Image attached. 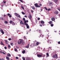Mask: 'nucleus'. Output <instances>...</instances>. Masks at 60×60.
<instances>
[{"label":"nucleus","mask_w":60,"mask_h":60,"mask_svg":"<svg viewBox=\"0 0 60 60\" xmlns=\"http://www.w3.org/2000/svg\"><path fill=\"white\" fill-rule=\"evenodd\" d=\"M49 24H52V21H49Z\"/></svg>","instance_id":"a211bd4d"},{"label":"nucleus","mask_w":60,"mask_h":60,"mask_svg":"<svg viewBox=\"0 0 60 60\" xmlns=\"http://www.w3.org/2000/svg\"><path fill=\"white\" fill-rule=\"evenodd\" d=\"M29 44H28V45H27V46H26L25 47V48H29Z\"/></svg>","instance_id":"6e6552de"},{"label":"nucleus","mask_w":60,"mask_h":60,"mask_svg":"<svg viewBox=\"0 0 60 60\" xmlns=\"http://www.w3.org/2000/svg\"><path fill=\"white\" fill-rule=\"evenodd\" d=\"M46 55L47 56V57H48L49 56V53H47L46 54Z\"/></svg>","instance_id":"cd10ccee"},{"label":"nucleus","mask_w":60,"mask_h":60,"mask_svg":"<svg viewBox=\"0 0 60 60\" xmlns=\"http://www.w3.org/2000/svg\"><path fill=\"white\" fill-rule=\"evenodd\" d=\"M16 47V48L17 49H19V47H18L17 46Z\"/></svg>","instance_id":"8fccbe9b"},{"label":"nucleus","mask_w":60,"mask_h":60,"mask_svg":"<svg viewBox=\"0 0 60 60\" xmlns=\"http://www.w3.org/2000/svg\"><path fill=\"white\" fill-rule=\"evenodd\" d=\"M25 25H26V27L27 28H28V29L29 28V26H28V24H25Z\"/></svg>","instance_id":"39448f33"},{"label":"nucleus","mask_w":60,"mask_h":60,"mask_svg":"<svg viewBox=\"0 0 60 60\" xmlns=\"http://www.w3.org/2000/svg\"><path fill=\"white\" fill-rule=\"evenodd\" d=\"M21 8L23 10H24V8L23 7V6H21Z\"/></svg>","instance_id":"a878e982"},{"label":"nucleus","mask_w":60,"mask_h":60,"mask_svg":"<svg viewBox=\"0 0 60 60\" xmlns=\"http://www.w3.org/2000/svg\"><path fill=\"white\" fill-rule=\"evenodd\" d=\"M2 53H3L4 54H5V53H4V52H2Z\"/></svg>","instance_id":"338daca9"},{"label":"nucleus","mask_w":60,"mask_h":60,"mask_svg":"<svg viewBox=\"0 0 60 60\" xmlns=\"http://www.w3.org/2000/svg\"><path fill=\"white\" fill-rule=\"evenodd\" d=\"M38 31L39 33H41V31L40 30H38Z\"/></svg>","instance_id":"f704fd0d"},{"label":"nucleus","mask_w":60,"mask_h":60,"mask_svg":"<svg viewBox=\"0 0 60 60\" xmlns=\"http://www.w3.org/2000/svg\"><path fill=\"white\" fill-rule=\"evenodd\" d=\"M26 22H28V20H27L26 21Z\"/></svg>","instance_id":"e2e57ef3"},{"label":"nucleus","mask_w":60,"mask_h":60,"mask_svg":"<svg viewBox=\"0 0 60 60\" xmlns=\"http://www.w3.org/2000/svg\"><path fill=\"white\" fill-rule=\"evenodd\" d=\"M29 18H30V19H31L32 18V17L31 15H30L28 16Z\"/></svg>","instance_id":"1a4fd4ad"},{"label":"nucleus","mask_w":60,"mask_h":60,"mask_svg":"<svg viewBox=\"0 0 60 60\" xmlns=\"http://www.w3.org/2000/svg\"><path fill=\"white\" fill-rule=\"evenodd\" d=\"M24 24H25V25H26V24H27L26 23V21H24Z\"/></svg>","instance_id":"58836bf2"},{"label":"nucleus","mask_w":60,"mask_h":60,"mask_svg":"<svg viewBox=\"0 0 60 60\" xmlns=\"http://www.w3.org/2000/svg\"><path fill=\"white\" fill-rule=\"evenodd\" d=\"M23 20H24V21H25V18H23Z\"/></svg>","instance_id":"603ef678"},{"label":"nucleus","mask_w":60,"mask_h":60,"mask_svg":"<svg viewBox=\"0 0 60 60\" xmlns=\"http://www.w3.org/2000/svg\"><path fill=\"white\" fill-rule=\"evenodd\" d=\"M23 40L20 39H19V41H18V44L19 45V44H21V46L23 45Z\"/></svg>","instance_id":"f257e3e1"},{"label":"nucleus","mask_w":60,"mask_h":60,"mask_svg":"<svg viewBox=\"0 0 60 60\" xmlns=\"http://www.w3.org/2000/svg\"><path fill=\"white\" fill-rule=\"evenodd\" d=\"M39 6H38V7H40L41 6H42V5L41 4H39Z\"/></svg>","instance_id":"5701e85b"},{"label":"nucleus","mask_w":60,"mask_h":60,"mask_svg":"<svg viewBox=\"0 0 60 60\" xmlns=\"http://www.w3.org/2000/svg\"><path fill=\"white\" fill-rule=\"evenodd\" d=\"M7 56L8 57H10L11 56V54L9 53H8L7 54Z\"/></svg>","instance_id":"6ab92c4d"},{"label":"nucleus","mask_w":60,"mask_h":60,"mask_svg":"<svg viewBox=\"0 0 60 60\" xmlns=\"http://www.w3.org/2000/svg\"><path fill=\"white\" fill-rule=\"evenodd\" d=\"M50 26H51L52 27V26H54V24H51Z\"/></svg>","instance_id":"c85d7f7f"},{"label":"nucleus","mask_w":60,"mask_h":60,"mask_svg":"<svg viewBox=\"0 0 60 60\" xmlns=\"http://www.w3.org/2000/svg\"><path fill=\"white\" fill-rule=\"evenodd\" d=\"M11 46H13V43H11Z\"/></svg>","instance_id":"09e8293b"},{"label":"nucleus","mask_w":60,"mask_h":60,"mask_svg":"<svg viewBox=\"0 0 60 60\" xmlns=\"http://www.w3.org/2000/svg\"><path fill=\"white\" fill-rule=\"evenodd\" d=\"M8 16H9V15H10V14H9V13H8Z\"/></svg>","instance_id":"13d9d810"},{"label":"nucleus","mask_w":60,"mask_h":60,"mask_svg":"<svg viewBox=\"0 0 60 60\" xmlns=\"http://www.w3.org/2000/svg\"><path fill=\"white\" fill-rule=\"evenodd\" d=\"M11 38H8V40H9V41H11Z\"/></svg>","instance_id":"49530a36"},{"label":"nucleus","mask_w":60,"mask_h":60,"mask_svg":"<svg viewBox=\"0 0 60 60\" xmlns=\"http://www.w3.org/2000/svg\"><path fill=\"white\" fill-rule=\"evenodd\" d=\"M4 49H7V47H6V46L5 47H4Z\"/></svg>","instance_id":"3c124183"},{"label":"nucleus","mask_w":60,"mask_h":60,"mask_svg":"<svg viewBox=\"0 0 60 60\" xmlns=\"http://www.w3.org/2000/svg\"><path fill=\"white\" fill-rule=\"evenodd\" d=\"M8 49H10V48H11V46L9 45H8Z\"/></svg>","instance_id":"393cba45"},{"label":"nucleus","mask_w":60,"mask_h":60,"mask_svg":"<svg viewBox=\"0 0 60 60\" xmlns=\"http://www.w3.org/2000/svg\"><path fill=\"white\" fill-rule=\"evenodd\" d=\"M44 8H45V9L46 10H48V9L46 8V7H45Z\"/></svg>","instance_id":"79ce46f5"},{"label":"nucleus","mask_w":60,"mask_h":60,"mask_svg":"<svg viewBox=\"0 0 60 60\" xmlns=\"http://www.w3.org/2000/svg\"><path fill=\"white\" fill-rule=\"evenodd\" d=\"M51 41V40H50L49 39H48L47 41V42H48V43H51V41Z\"/></svg>","instance_id":"20e7f679"},{"label":"nucleus","mask_w":60,"mask_h":60,"mask_svg":"<svg viewBox=\"0 0 60 60\" xmlns=\"http://www.w3.org/2000/svg\"><path fill=\"white\" fill-rule=\"evenodd\" d=\"M20 24H24V23H23V22L22 21H21V22H20Z\"/></svg>","instance_id":"aec40b11"},{"label":"nucleus","mask_w":60,"mask_h":60,"mask_svg":"<svg viewBox=\"0 0 60 60\" xmlns=\"http://www.w3.org/2000/svg\"><path fill=\"white\" fill-rule=\"evenodd\" d=\"M22 58L23 59V60H25V57H22Z\"/></svg>","instance_id":"72a5a7b5"},{"label":"nucleus","mask_w":60,"mask_h":60,"mask_svg":"<svg viewBox=\"0 0 60 60\" xmlns=\"http://www.w3.org/2000/svg\"><path fill=\"white\" fill-rule=\"evenodd\" d=\"M57 54H55V55H53V57L54 58H56L57 59Z\"/></svg>","instance_id":"f03ea898"},{"label":"nucleus","mask_w":60,"mask_h":60,"mask_svg":"<svg viewBox=\"0 0 60 60\" xmlns=\"http://www.w3.org/2000/svg\"><path fill=\"white\" fill-rule=\"evenodd\" d=\"M0 31L2 34H4V31H3V30H0Z\"/></svg>","instance_id":"9d476101"},{"label":"nucleus","mask_w":60,"mask_h":60,"mask_svg":"<svg viewBox=\"0 0 60 60\" xmlns=\"http://www.w3.org/2000/svg\"><path fill=\"white\" fill-rule=\"evenodd\" d=\"M16 17H18V18H21V17H20V15L18 14V15Z\"/></svg>","instance_id":"f8f14e48"},{"label":"nucleus","mask_w":60,"mask_h":60,"mask_svg":"<svg viewBox=\"0 0 60 60\" xmlns=\"http://www.w3.org/2000/svg\"><path fill=\"white\" fill-rule=\"evenodd\" d=\"M42 56V55H40V54H38L37 55V56L38 57H41V56Z\"/></svg>","instance_id":"7ed1b4c3"},{"label":"nucleus","mask_w":60,"mask_h":60,"mask_svg":"<svg viewBox=\"0 0 60 60\" xmlns=\"http://www.w3.org/2000/svg\"><path fill=\"white\" fill-rule=\"evenodd\" d=\"M0 53H3V52H2L1 51H0Z\"/></svg>","instance_id":"0e129e2a"},{"label":"nucleus","mask_w":60,"mask_h":60,"mask_svg":"<svg viewBox=\"0 0 60 60\" xmlns=\"http://www.w3.org/2000/svg\"><path fill=\"white\" fill-rule=\"evenodd\" d=\"M12 25H15V23H14V22H13Z\"/></svg>","instance_id":"4d7b16f0"},{"label":"nucleus","mask_w":60,"mask_h":60,"mask_svg":"<svg viewBox=\"0 0 60 60\" xmlns=\"http://www.w3.org/2000/svg\"><path fill=\"white\" fill-rule=\"evenodd\" d=\"M53 4V3H49V5H52Z\"/></svg>","instance_id":"9b49d317"},{"label":"nucleus","mask_w":60,"mask_h":60,"mask_svg":"<svg viewBox=\"0 0 60 60\" xmlns=\"http://www.w3.org/2000/svg\"><path fill=\"white\" fill-rule=\"evenodd\" d=\"M0 19L1 20H3V19H3V18L2 17L0 18Z\"/></svg>","instance_id":"ea45409f"},{"label":"nucleus","mask_w":60,"mask_h":60,"mask_svg":"<svg viewBox=\"0 0 60 60\" xmlns=\"http://www.w3.org/2000/svg\"><path fill=\"white\" fill-rule=\"evenodd\" d=\"M41 43L40 42H37L36 44L37 45H38L39 44H40Z\"/></svg>","instance_id":"f3484780"},{"label":"nucleus","mask_w":60,"mask_h":60,"mask_svg":"<svg viewBox=\"0 0 60 60\" xmlns=\"http://www.w3.org/2000/svg\"><path fill=\"white\" fill-rule=\"evenodd\" d=\"M19 1L22 3H23V1H22V0H19Z\"/></svg>","instance_id":"e433bc0d"},{"label":"nucleus","mask_w":60,"mask_h":60,"mask_svg":"<svg viewBox=\"0 0 60 60\" xmlns=\"http://www.w3.org/2000/svg\"><path fill=\"white\" fill-rule=\"evenodd\" d=\"M35 7H38V4L37 3L35 4H34Z\"/></svg>","instance_id":"0eeeda50"},{"label":"nucleus","mask_w":60,"mask_h":60,"mask_svg":"<svg viewBox=\"0 0 60 60\" xmlns=\"http://www.w3.org/2000/svg\"><path fill=\"white\" fill-rule=\"evenodd\" d=\"M32 9H33V10H34L35 9V8L34 7H32Z\"/></svg>","instance_id":"c756f323"},{"label":"nucleus","mask_w":60,"mask_h":60,"mask_svg":"<svg viewBox=\"0 0 60 60\" xmlns=\"http://www.w3.org/2000/svg\"><path fill=\"white\" fill-rule=\"evenodd\" d=\"M15 58L16 59H19V57H16Z\"/></svg>","instance_id":"37998d69"},{"label":"nucleus","mask_w":60,"mask_h":60,"mask_svg":"<svg viewBox=\"0 0 60 60\" xmlns=\"http://www.w3.org/2000/svg\"><path fill=\"white\" fill-rule=\"evenodd\" d=\"M4 22L6 23V24H7V23H8V22L7 21H4Z\"/></svg>","instance_id":"4c0bfd02"},{"label":"nucleus","mask_w":60,"mask_h":60,"mask_svg":"<svg viewBox=\"0 0 60 60\" xmlns=\"http://www.w3.org/2000/svg\"><path fill=\"white\" fill-rule=\"evenodd\" d=\"M6 59L8 60H10V58H9V57H8V56H7L6 57Z\"/></svg>","instance_id":"412c9836"},{"label":"nucleus","mask_w":60,"mask_h":60,"mask_svg":"<svg viewBox=\"0 0 60 60\" xmlns=\"http://www.w3.org/2000/svg\"><path fill=\"white\" fill-rule=\"evenodd\" d=\"M47 10L48 11H50V10H51V9L50 8H49Z\"/></svg>","instance_id":"c03bdc74"},{"label":"nucleus","mask_w":60,"mask_h":60,"mask_svg":"<svg viewBox=\"0 0 60 60\" xmlns=\"http://www.w3.org/2000/svg\"><path fill=\"white\" fill-rule=\"evenodd\" d=\"M49 49H51V48H52V47H49Z\"/></svg>","instance_id":"5fc2aeb1"},{"label":"nucleus","mask_w":60,"mask_h":60,"mask_svg":"<svg viewBox=\"0 0 60 60\" xmlns=\"http://www.w3.org/2000/svg\"><path fill=\"white\" fill-rule=\"evenodd\" d=\"M12 22H13V21L11 20L9 22L10 24H12Z\"/></svg>","instance_id":"4be33fe9"},{"label":"nucleus","mask_w":60,"mask_h":60,"mask_svg":"<svg viewBox=\"0 0 60 60\" xmlns=\"http://www.w3.org/2000/svg\"><path fill=\"white\" fill-rule=\"evenodd\" d=\"M31 11L32 13H33L34 11L33 10H32Z\"/></svg>","instance_id":"6e6d98bb"},{"label":"nucleus","mask_w":60,"mask_h":60,"mask_svg":"<svg viewBox=\"0 0 60 60\" xmlns=\"http://www.w3.org/2000/svg\"><path fill=\"white\" fill-rule=\"evenodd\" d=\"M5 41L6 42V44H8V43L9 42L8 41H7L6 40H5Z\"/></svg>","instance_id":"2eb2a0df"},{"label":"nucleus","mask_w":60,"mask_h":60,"mask_svg":"<svg viewBox=\"0 0 60 60\" xmlns=\"http://www.w3.org/2000/svg\"><path fill=\"white\" fill-rule=\"evenodd\" d=\"M51 19L52 21H54V20H55V19L53 17Z\"/></svg>","instance_id":"ddd939ff"},{"label":"nucleus","mask_w":60,"mask_h":60,"mask_svg":"<svg viewBox=\"0 0 60 60\" xmlns=\"http://www.w3.org/2000/svg\"><path fill=\"white\" fill-rule=\"evenodd\" d=\"M26 60H30V59L28 58H26Z\"/></svg>","instance_id":"c9c22d12"},{"label":"nucleus","mask_w":60,"mask_h":60,"mask_svg":"<svg viewBox=\"0 0 60 60\" xmlns=\"http://www.w3.org/2000/svg\"><path fill=\"white\" fill-rule=\"evenodd\" d=\"M46 30L47 31V32H48L49 31L48 30Z\"/></svg>","instance_id":"774afa93"},{"label":"nucleus","mask_w":60,"mask_h":60,"mask_svg":"<svg viewBox=\"0 0 60 60\" xmlns=\"http://www.w3.org/2000/svg\"><path fill=\"white\" fill-rule=\"evenodd\" d=\"M19 57H21V55H19Z\"/></svg>","instance_id":"69168bd1"},{"label":"nucleus","mask_w":60,"mask_h":60,"mask_svg":"<svg viewBox=\"0 0 60 60\" xmlns=\"http://www.w3.org/2000/svg\"><path fill=\"white\" fill-rule=\"evenodd\" d=\"M22 53H23V54H25V53L26 52V51L25 50H24L22 52Z\"/></svg>","instance_id":"4468645a"},{"label":"nucleus","mask_w":60,"mask_h":60,"mask_svg":"<svg viewBox=\"0 0 60 60\" xmlns=\"http://www.w3.org/2000/svg\"><path fill=\"white\" fill-rule=\"evenodd\" d=\"M17 49L15 48V51H17Z\"/></svg>","instance_id":"de8ad7c7"},{"label":"nucleus","mask_w":60,"mask_h":60,"mask_svg":"<svg viewBox=\"0 0 60 60\" xmlns=\"http://www.w3.org/2000/svg\"><path fill=\"white\" fill-rule=\"evenodd\" d=\"M39 26H42V25H41V24H40L39 25Z\"/></svg>","instance_id":"680f3d73"},{"label":"nucleus","mask_w":60,"mask_h":60,"mask_svg":"<svg viewBox=\"0 0 60 60\" xmlns=\"http://www.w3.org/2000/svg\"><path fill=\"white\" fill-rule=\"evenodd\" d=\"M22 13L23 15H25V13L23 11L22 12Z\"/></svg>","instance_id":"7c9ffc66"},{"label":"nucleus","mask_w":60,"mask_h":60,"mask_svg":"<svg viewBox=\"0 0 60 60\" xmlns=\"http://www.w3.org/2000/svg\"><path fill=\"white\" fill-rule=\"evenodd\" d=\"M54 13L56 14H58V12L57 11H55L54 12Z\"/></svg>","instance_id":"dca6fc26"},{"label":"nucleus","mask_w":60,"mask_h":60,"mask_svg":"<svg viewBox=\"0 0 60 60\" xmlns=\"http://www.w3.org/2000/svg\"><path fill=\"white\" fill-rule=\"evenodd\" d=\"M41 34V35H40V37H42V33Z\"/></svg>","instance_id":"864d4df0"},{"label":"nucleus","mask_w":60,"mask_h":60,"mask_svg":"<svg viewBox=\"0 0 60 60\" xmlns=\"http://www.w3.org/2000/svg\"><path fill=\"white\" fill-rule=\"evenodd\" d=\"M37 19L38 20H40V18H38Z\"/></svg>","instance_id":"a19ab883"},{"label":"nucleus","mask_w":60,"mask_h":60,"mask_svg":"<svg viewBox=\"0 0 60 60\" xmlns=\"http://www.w3.org/2000/svg\"><path fill=\"white\" fill-rule=\"evenodd\" d=\"M0 45H3V46H4V44L3 43H0Z\"/></svg>","instance_id":"473e14b6"},{"label":"nucleus","mask_w":60,"mask_h":60,"mask_svg":"<svg viewBox=\"0 0 60 60\" xmlns=\"http://www.w3.org/2000/svg\"><path fill=\"white\" fill-rule=\"evenodd\" d=\"M15 16H16V17H17V16L18 15V14H17V13H15Z\"/></svg>","instance_id":"b1692460"},{"label":"nucleus","mask_w":60,"mask_h":60,"mask_svg":"<svg viewBox=\"0 0 60 60\" xmlns=\"http://www.w3.org/2000/svg\"><path fill=\"white\" fill-rule=\"evenodd\" d=\"M46 37L47 38H48L49 37V36L48 34L46 35Z\"/></svg>","instance_id":"bb28decb"},{"label":"nucleus","mask_w":60,"mask_h":60,"mask_svg":"<svg viewBox=\"0 0 60 60\" xmlns=\"http://www.w3.org/2000/svg\"><path fill=\"white\" fill-rule=\"evenodd\" d=\"M54 1L56 3L57 1V0H54Z\"/></svg>","instance_id":"2f4dec72"},{"label":"nucleus","mask_w":60,"mask_h":60,"mask_svg":"<svg viewBox=\"0 0 60 60\" xmlns=\"http://www.w3.org/2000/svg\"><path fill=\"white\" fill-rule=\"evenodd\" d=\"M3 2L4 3H6V1H3Z\"/></svg>","instance_id":"052dcab7"},{"label":"nucleus","mask_w":60,"mask_h":60,"mask_svg":"<svg viewBox=\"0 0 60 60\" xmlns=\"http://www.w3.org/2000/svg\"><path fill=\"white\" fill-rule=\"evenodd\" d=\"M58 44H60V41H59L58 42Z\"/></svg>","instance_id":"a18cd8bd"},{"label":"nucleus","mask_w":60,"mask_h":60,"mask_svg":"<svg viewBox=\"0 0 60 60\" xmlns=\"http://www.w3.org/2000/svg\"><path fill=\"white\" fill-rule=\"evenodd\" d=\"M9 17H10V18H11V15H10L9 16Z\"/></svg>","instance_id":"bf43d9fd"},{"label":"nucleus","mask_w":60,"mask_h":60,"mask_svg":"<svg viewBox=\"0 0 60 60\" xmlns=\"http://www.w3.org/2000/svg\"><path fill=\"white\" fill-rule=\"evenodd\" d=\"M40 23L41 24H43L45 23L42 20L41 21Z\"/></svg>","instance_id":"423d86ee"}]
</instances>
